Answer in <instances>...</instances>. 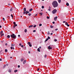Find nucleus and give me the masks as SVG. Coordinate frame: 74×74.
<instances>
[{"mask_svg": "<svg viewBox=\"0 0 74 74\" xmlns=\"http://www.w3.org/2000/svg\"><path fill=\"white\" fill-rule=\"evenodd\" d=\"M52 4L54 8H56V7H57L58 6V2L57 1H55L53 2Z\"/></svg>", "mask_w": 74, "mask_h": 74, "instance_id": "nucleus-1", "label": "nucleus"}, {"mask_svg": "<svg viewBox=\"0 0 74 74\" xmlns=\"http://www.w3.org/2000/svg\"><path fill=\"white\" fill-rule=\"evenodd\" d=\"M10 37H11L12 38H14V39H15L16 37V35H15V34H13L12 35H11Z\"/></svg>", "mask_w": 74, "mask_h": 74, "instance_id": "nucleus-2", "label": "nucleus"}, {"mask_svg": "<svg viewBox=\"0 0 74 74\" xmlns=\"http://www.w3.org/2000/svg\"><path fill=\"white\" fill-rule=\"evenodd\" d=\"M57 12V10L56 9H55L53 11H52V12L53 14H55Z\"/></svg>", "mask_w": 74, "mask_h": 74, "instance_id": "nucleus-3", "label": "nucleus"}, {"mask_svg": "<svg viewBox=\"0 0 74 74\" xmlns=\"http://www.w3.org/2000/svg\"><path fill=\"white\" fill-rule=\"evenodd\" d=\"M0 34L1 36V37H2V36H3L4 35V33H3V31H1L0 32Z\"/></svg>", "mask_w": 74, "mask_h": 74, "instance_id": "nucleus-4", "label": "nucleus"}, {"mask_svg": "<svg viewBox=\"0 0 74 74\" xmlns=\"http://www.w3.org/2000/svg\"><path fill=\"white\" fill-rule=\"evenodd\" d=\"M23 14H25V12H26V9L25 8L23 9Z\"/></svg>", "mask_w": 74, "mask_h": 74, "instance_id": "nucleus-5", "label": "nucleus"}, {"mask_svg": "<svg viewBox=\"0 0 74 74\" xmlns=\"http://www.w3.org/2000/svg\"><path fill=\"white\" fill-rule=\"evenodd\" d=\"M57 18H58V16H56L54 18V21H56L57 19Z\"/></svg>", "mask_w": 74, "mask_h": 74, "instance_id": "nucleus-6", "label": "nucleus"}, {"mask_svg": "<svg viewBox=\"0 0 74 74\" xmlns=\"http://www.w3.org/2000/svg\"><path fill=\"white\" fill-rule=\"evenodd\" d=\"M48 48L49 49H51L52 47H51V46H49L48 47Z\"/></svg>", "mask_w": 74, "mask_h": 74, "instance_id": "nucleus-7", "label": "nucleus"}, {"mask_svg": "<svg viewBox=\"0 0 74 74\" xmlns=\"http://www.w3.org/2000/svg\"><path fill=\"white\" fill-rule=\"evenodd\" d=\"M26 60H25L23 62V64H25L26 63Z\"/></svg>", "mask_w": 74, "mask_h": 74, "instance_id": "nucleus-8", "label": "nucleus"}, {"mask_svg": "<svg viewBox=\"0 0 74 74\" xmlns=\"http://www.w3.org/2000/svg\"><path fill=\"white\" fill-rule=\"evenodd\" d=\"M33 25H31L29 26L28 27H29V28H30V27H33Z\"/></svg>", "mask_w": 74, "mask_h": 74, "instance_id": "nucleus-9", "label": "nucleus"}, {"mask_svg": "<svg viewBox=\"0 0 74 74\" xmlns=\"http://www.w3.org/2000/svg\"><path fill=\"white\" fill-rule=\"evenodd\" d=\"M58 1L59 3H61V0H58Z\"/></svg>", "mask_w": 74, "mask_h": 74, "instance_id": "nucleus-10", "label": "nucleus"}, {"mask_svg": "<svg viewBox=\"0 0 74 74\" xmlns=\"http://www.w3.org/2000/svg\"><path fill=\"white\" fill-rule=\"evenodd\" d=\"M37 51H38V52H40V48H38V49H37Z\"/></svg>", "mask_w": 74, "mask_h": 74, "instance_id": "nucleus-11", "label": "nucleus"}, {"mask_svg": "<svg viewBox=\"0 0 74 74\" xmlns=\"http://www.w3.org/2000/svg\"><path fill=\"white\" fill-rule=\"evenodd\" d=\"M32 10H33V9L32 8L30 9L29 10V11H30V12H31V11H32Z\"/></svg>", "mask_w": 74, "mask_h": 74, "instance_id": "nucleus-12", "label": "nucleus"}, {"mask_svg": "<svg viewBox=\"0 0 74 74\" xmlns=\"http://www.w3.org/2000/svg\"><path fill=\"white\" fill-rule=\"evenodd\" d=\"M66 5L67 6H69V3H67L66 4Z\"/></svg>", "mask_w": 74, "mask_h": 74, "instance_id": "nucleus-13", "label": "nucleus"}, {"mask_svg": "<svg viewBox=\"0 0 74 74\" xmlns=\"http://www.w3.org/2000/svg\"><path fill=\"white\" fill-rule=\"evenodd\" d=\"M48 40V38H47L46 39V40L45 41V42H46V41H47Z\"/></svg>", "mask_w": 74, "mask_h": 74, "instance_id": "nucleus-14", "label": "nucleus"}, {"mask_svg": "<svg viewBox=\"0 0 74 74\" xmlns=\"http://www.w3.org/2000/svg\"><path fill=\"white\" fill-rule=\"evenodd\" d=\"M8 72H9V73H11V70L9 69L8 70Z\"/></svg>", "mask_w": 74, "mask_h": 74, "instance_id": "nucleus-15", "label": "nucleus"}, {"mask_svg": "<svg viewBox=\"0 0 74 74\" xmlns=\"http://www.w3.org/2000/svg\"><path fill=\"white\" fill-rule=\"evenodd\" d=\"M24 32H25V33H26V32H27V29H25V30Z\"/></svg>", "mask_w": 74, "mask_h": 74, "instance_id": "nucleus-16", "label": "nucleus"}, {"mask_svg": "<svg viewBox=\"0 0 74 74\" xmlns=\"http://www.w3.org/2000/svg\"><path fill=\"white\" fill-rule=\"evenodd\" d=\"M18 71V70H15L14 71V73H16V72H17Z\"/></svg>", "mask_w": 74, "mask_h": 74, "instance_id": "nucleus-17", "label": "nucleus"}, {"mask_svg": "<svg viewBox=\"0 0 74 74\" xmlns=\"http://www.w3.org/2000/svg\"><path fill=\"white\" fill-rule=\"evenodd\" d=\"M12 10H13V9H12V8L10 9V11H12Z\"/></svg>", "mask_w": 74, "mask_h": 74, "instance_id": "nucleus-18", "label": "nucleus"}, {"mask_svg": "<svg viewBox=\"0 0 74 74\" xmlns=\"http://www.w3.org/2000/svg\"><path fill=\"white\" fill-rule=\"evenodd\" d=\"M68 23H67V22H65V25H68Z\"/></svg>", "mask_w": 74, "mask_h": 74, "instance_id": "nucleus-19", "label": "nucleus"}, {"mask_svg": "<svg viewBox=\"0 0 74 74\" xmlns=\"http://www.w3.org/2000/svg\"><path fill=\"white\" fill-rule=\"evenodd\" d=\"M7 51H8L7 49H5V52H7Z\"/></svg>", "mask_w": 74, "mask_h": 74, "instance_id": "nucleus-20", "label": "nucleus"}, {"mask_svg": "<svg viewBox=\"0 0 74 74\" xmlns=\"http://www.w3.org/2000/svg\"><path fill=\"white\" fill-rule=\"evenodd\" d=\"M7 37L8 38H10V36L9 35H8L7 36Z\"/></svg>", "mask_w": 74, "mask_h": 74, "instance_id": "nucleus-21", "label": "nucleus"}, {"mask_svg": "<svg viewBox=\"0 0 74 74\" xmlns=\"http://www.w3.org/2000/svg\"><path fill=\"white\" fill-rule=\"evenodd\" d=\"M23 60H24L23 59H21V62H22V61H23Z\"/></svg>", "mask_w": 74, "mask_h": 74, "instance_id": "nucleus-22", "label": "nucleus"}, {"mask_svg": "<svg viewBox=\"0 0 74 74\" xmlns=\"http://www.w3.org/2000/svg\"><path fill=\"white\" fill-rule=\"evenodd\" d=\"M11 46H12V47H14V46H15V45H13V44H12L11 45Z\"/></svg>", "mask_w": 74, "mask_h": 74, "instance_id": "nucleus-23", "label": "nucleus"}, {"mask_svg": "<svg viewBox=\"0 0 74 74\" xmlns=\"http://www.w3.org/2000/svg\"><path fill=\"white\" fill-rule=\"evenodd\" d=\"M54 41L56 42L57 41H58V40H57V39H55Z\"/></svg>", "mask_w": 74, "mask_h": 74, "instance_id": "nucleus-24", "label": "nucleus"}, {"mask_svg": "<svg viewBox=\"0 0 74 74\" xmlns=\"http://www.w3.org/2000/svg\"><path fill=\"white\" fill-rule=\"evenodd\" d=\"M47 34L49 35V34H50V33H49V32H48L47 33Z\"/></svg>", "mask_w": 74, "mask_h": 74, "instance_id": "nucleus-25", "label": "nucleus"}, {"mask_svg": "<svg viewBox=\"0 0 74 74\" xmlns=\"http://www.w3.org/2000/svg\"><path fill=\"white\" fill-rule=\"evenodd\" d=\"M39 26H42V24H40L39 25Z\"/></svg>", "mask_w": 74, "mask_h": 74, "instance_id": "nucleus-26", "label": "nucleus"}, {"mask_svg": "<svg viewBox=\"0 0 74 74\" xmlns=\"http://www.w3.org/2000/svg\"><path fill=\"white\" fill-rule=\"evenodd\" d=\"M26 12H27L28 14V13H29V12H30L28 11H26Z\"/></svg>", "mask_w": 74, "mask_h": 74, "instance_id": "nucleus-27", "label": "nucleus"}, {"mask_svg": "<svg viewBox=\"0 0 74 74\" xmlns=\"http://www.w3.org/2000/svg\"><path fill=\"white\" fill-rule=\"evenodd\" d=\"M27 44H28V45H29L30 44V43L29 42H28Z\"/></svg>", "mask_w": 74, "mask_h": 74, "instance_id": "nucleus-28", "label": "nucleus"}, {"mask_svg": "<svg viewBox=\"0 0 74 74\" xmlns=\"http://www.w3.org/2000/svg\"><path fill=\"white\" fill-rule=\"evenodd\" d=\"M25 15H27V14L28 13H27V12H25Z\"/></svg>", "mask_w": 74, "mask_h": 74, "instance_id": "nucleus-29", "label": "nucleus"}, {"mask_svg": "<svg viewBox=\"0 0 74 74\" xmlns=\"http://www.w3.org/2000/svg\"><path fill=\"white\" fill-rule=\"evenodd\" d=\"M42 8L43 9V8H44V6H42Z\"/></svg>", "mask_w": 74, "mask_h": 74, "instance_id": "nucleus-30", "label": "nucleus"}, {"mask_svg": "<svg viewBox=\"0 0 74 74\" xmlns=\"http://www.w3.org/2000/svg\"><path fill=\"white\" fill-rule=\"evenodd\" d=\"M28 15L29 16H30L31 15V14L30 13L28 14Z\"/></svg>", "mask_w": 74, "mask_h": 74, "instance_id": "nucleus-31", "label": "nucleus"}, {"mask_svg": "<svg viewBox=\"0 0 74 74\" xmlns=\"http://www.w3.org/2000/svg\"><path fill=\"white\" fill-rule=\"evenodd\" d=\"M47 19H49V16H47Z\"/></svg>", "mask_w": 74, "mask_h": 74, "instance_id": "nucleus-32", "label": "nucleus"}, {"mask_svg": "<svg viewBox=\"0 0 74 74\" xmlns=\"http://www.w3.org/2000/svg\"><path fill=\"white\" fill-rule=\"evenodd\" d=\"M50 27L51 28H53V26H52V25H51L50 26Z\"/></svg>", "mask_w": 74, "mask_h": 74, "instance_id": "nucleus-33", "label": "nucleus"}, {"mask_svg": "<svg viewBox=\"0 0 74 74\" xmlns=\"http://www.w3.org/2000/svg\"><path fill=\"white\" fill-rule=\"evenodd\" d=\"M13 24H14V25H15V24H16V23H15V22H14Z\"/></svg>", "mask_w": 74, "mask_h": 74, "instance_id": "nucleus-34", "label": "nucleus"}, {"mask_svg": "<svg viewBox=\"0 0 74 74\" xmlns=\"http://www.w3.org/2000/svg\"><path fill=\"white\" fill-rule=\"evenodd\" d=\"M29 46L30 47H32V45L30 44H29Z\"/></svg>", "mask_w": 74, "mask_h": 74, "instance_id": "nucleus-35", "label": "nucleus"}, {"mask_svg": "<svg viewBox=\"0 0 74 74\" xmlns=\"http://www.w3.org/2000/svg\"><path fill=\"white\" fill-rule=\"evenodd\" d=\"M3 21H5V19L4 18H3Z\"/></svg>", "mask_w": 74, "mask_h": 74, "instance_id": "nucleus-36", "label": "nucleus"}, {"mask_svg": "<svg viewBox=\"0 0 74 74\" xmlns=\"http://www.w3.org/2000/svg\"><path fill=\"white\" fill-rule=\"evenodd\" d=\"M47 38H48V39H50V37H49V36H48Z\"/></svg>", "mask_w": 74, "mask_h": 74, "instance_id": "nucleus-37", "label": "nucleus"}, {"mask_svg": "<svg viewBox=\"0 0 74 74\" xmlns=\"http://www.w3.org/2000/svg\"><path fill=\"white\" fill-rule=\"evenodd\" d=\"M66 26H68V27H69V26H70V25H69L68 24Z\"/></svg>", "mask_w": 74, "mask_h": 74, "instance_id": "nucleus-38", "label": "nucleus"}, {"mask_svg": "<svg viewBox=\"0 0 74 74\" xmlns=\"http://www.w3.org/2000/svg\"><path fill=\"white\" fill-rule=\"evenodd\" d=\"M47 57V55H45V58H46Z\"/></svg>", "mask_w": 74, "mask_h": 74, "instance_id": "nucleus-39", "label": "nucleus"}, {"mask_svg": "<svg viewBox=\"0 0 74 74\" xmlns=\"http://www.w3.org/2000/svg\"><path fill=\"white\" fill-rule=\"evenodd\" d=\"M11 49H13V47H11Z\"/></svg>", "mask_w": 74, "mask_h": 74, "instance_id": "nucleus-40", "label": "nucleus"}, {"mask_svg": "<svg viewBox=\"0 0 74 74\" xmlns=\"http://www.w3.org/2000/svg\"><path fill=\"white\" fill-rule=\"evenodd\" d=\"M58 30V28H57V29H55V30L56 31Z\"/></svg>", "mask_w": 74, "mask_h": 74, "instance_id": "nucleus-41", "label": "nucleus"}, {"mask_svg": "<svg viewBox=\"0 0 74 74\" xmlns=\"http://www.w3.org/2000/svg\"><path fill=\"white\" fill-rule=\"evenodd\" d=\"M48 10H49V11H51V9H50V8Z\"/></svg>", "mask_w": 74, "mask_h": 74, "instance_id": "nucleus-42", "label": "nucleus"}, {"mask_svg": "<svg viewBox=\"0 0 74 74\" xmlns=\"http://www.w3.org/2000/svg\"><path fill=\"white\" fill-rule=\"evenodd\" d=\"M39 14H40L41 15H42V13H39Z\"/></svg>", "mask_w": 74, "mask_h": 74, "instance_id": "nucleus-43", "label": "nucleus"}, {"mask_svg": "<svg viewBox=\"0 0 74 74\" xmlns=\"http://www.w3.org/2000/svg\"><path fill=\"white\" fill-rule=\"evenodd\" d=\"M11 16H12V18H13V15L12 14H11Z\"/></svg>", "mask_w": 74, "mask_h": 74, "instance_id": "nucleus-44", "label": "nucleus"}, {"mask_svg": "<svg viewBox=\"0 0 74 74\" xmlns=\"http://www.w3.org/2000/svg\"><path fill=\"white\" fill-rule=\"evenodd\" d=\"M36 32V30H33V32Z\"/></svg>", "mask_w": 74, "mask_h": 74, "instance_id": "nucleus-45", "label": "nucleus"}, {"mask_svg": "<svg viewBox=\"0 0 74 74\" xmlns=\"http://www.w3.org/2000/svg\"><path fill=\"white\" fill-rule=\"evenodd\" d=\"M19 45L20 46H21V45H22V44H21V43H20Z\"/></svg>", "mask_w": 74, "mask_h": 74, "instance_id": "nucleus-46", "label": "nucleus"}, {"mask_svg": "<svg viewBox=\"0 0 74 74\" xmlns=\"http://www.w3.org/2000/svg\"><path fill=\"white\" fill-rule=\"evenodd\" d=\"M15 25H14L13 26V27H14V28H15Z\"/></svg>", "mask_w": 74, "mask_h": 74, "instance_id": "nucleus-47", "label": "nucleus"}, {"mask_svg": "<svg viewBox=\"0 0 74 74\" xmlns=\"http://www.w3.org/2000/svg\"><path fill=\"white\" fill-rule=\"evenodd\" d=\"M14 25L16 27V26H17V24H15Z\"/></svg>", "mask_w": 74, "mask_h": 74, "instance_id": "nucleus-48", "label": "nucleus"}, {"mask_svg": "<svg viewBox=\"0 0 74 74\" xmlns=\"http://www.w3.org/2000/svg\"><path fill=\"white\" fill-rule=\"evenodd\" d=\"M18 68H19V67H20V65H18Z\"/></svg>", "mask_w": 74, "mask_h": 74, "instance_id": "nucleus-49", "label": "nucleus"}, {"mask_svg": "<svg viewBox=\"0 0 74 74\" xmlns=\"http://www.w3.org/2000/svg\"><path fill=\"white\" fill-rule=\"evenodd\" d=\"M36 27V25H35L34 26V27Z\"/></svg>", "mask_w": 74, "mask_h": 74, "instance_id": "nucleus-50", "label": "nucleus"}, {"mask_svg": "<svg viewBox=\"0 0 74 74\" xmlns=\"http://www.w3.org/2000/svg\"><path fill=\"white\" fill-rule=\"evenodd\" d=\"M23 45H22L21 46V48H23Z\"/></svg>", "mask_w": 74, "mask_h": 74, "instance_id": "nucleus-51", "label": "nucleus"}, {"mask_svg": "<svg viewBox=\"0 0 74 74\" xmlns=\"http://www.w3.org/2000/svg\"><path fill=\"white\" fill-rule=\"evenodd\" d=\"M53 24H55V22L53 21Z\"/></svg>", "mask_w": 74, "mask_h": 74, "instance_id": "nucleus-52", "label": "nucleus"}, {"mask_svg": "<svg viewBox=\"0 0 74 74\" xmlns=\"http://www.w3.org/2000/svg\"><path fill=\"white\" fill-rule=\"evenodd\" d=\"M2 60V59H0V61H1Z\"/></svg>", "mask_w": 74, "mask_h": 74, "instance_id": "nucleus-53", "label": "nucleus"}, {"mask_svg": "<svg viewBox=\"0 0 74 74\" xmlns=\"http://www.w3.org/2000/svg\"><path fill=\"white\" fill-rule=\"evenodd\" d=\"M30 53V51H29L28 52V53Z\"/></svg>", "mask_w": 74, "mask_h": 74, "instance_id": "nucleus-54", "label": "nucleus"}, {"mask_svg": "<svg viewBox=\"0 0 74 74\" xmlns=\"http://www.w3.org/2000/svg\"><path fill=\"white\" fill-rule=\"evenodd\" d=\"M39 70V68H38L37 71H38Z\"/></svg>", "mask_w": 74, "mask_h": 74, "instance_id": "nucleus-55", "label": "nucleus"}, {"mask_svg": "<svg viewBox=\"0 0 74 74\" xmlns=\"http://www.w3.org/2000/svg\"><path fill=\"white\" fill-rule=\"evenodd\" d=\"M6 65H7V66H8V64H7Z\"/></svg>", "mask_w": 74, "mask_h": 74, "instance_id": "nucleus-56", "label": "nucleus"}, {"mask_svg": "<svg viewBox=\"0 0 74 74\" xmlns=\"http://www.w3.org/2000/svg\"><path fill=\"white\" fill-rule=\"evenodd\" d=\"M5 45H7V43H5Z\"/></svg>", "mask_w": 74, "mask_h": 74, "instance_id": "nucleus-57", "label": "nucleus"}, {"mask_svg": "<svg viewBox=\"0 0 74 74\" xmlns=\"http://www.w3.org/2000/svg\"><path fill=\"white\" fill-rule=\"evenodd\" d=\"M18 37H20V35H18Z\"/></svg>", "mask_w": 74, "mask_h": 74, "instance_id": "nucleus-58", "label": "nucleus"}, {"mask_svg": "<svg viewBox=\"0 0 74 74\" xmlns=\"http://www.w3.org/2000/svg\"><path fill=\"white\" fill-rule=\"evenodd\" d=\"M52 34H53L52 33H51V35H52Z\"/></svg>", "mask_w": 74, "mask_h": 74, "instance_id": "nucleus-59", "label": "nucleus"}, {"mask_svg": "<svg viewBox=\"0 0 74 74\" xmlns=\"http://www.w3.org/2000/svg\"><path fill=\"white\" fill-rule=\"evenodd\" d=\"M72 20H73L74 21V18H72Z\"/></svg>", "mask_w": 74, "mask_h": 74, "instance_id": "nucleus-60", "label": "nucleus"}, {"mask_svg": "<svg viewBox=\"0 0 74 74\" xmlns=\"http://www.w3.org/2000/svg\"><path fill=\"white\" fill-rule=\"evenodd\" d=\"M39 48H41V47H39Z\"/></svg>", "mask_w": 74, "mask_h": 74, "instance_id": "nucleus-61", "label": "nucleus"}, {"mask_svg": "<svg viewBox=\"0 0 74 74\" xmlns=\"http://www.w3.org/2000/svg\"><path fill=\"white\" fill-rule=\"evenodd\" d=\"M8 5H9H9H10V4H8Z\"/></svg>", "mask_w": 74, "mask_h": 74, "instance_id": "nucleus-62", "label": "nucleus"}, {"mask_svg": "<svg viewBox=\"0 0 74 74\" xmlns=\"http://www.w3.org/2000/svg\"><path fill=\"white\" fill-rule=\"evenodd\" d=\"M1 26L0 25V28H1Z\"/></svg>", "mask_w": 74, "mask_h": 74, "instance_id": "nucleus-63", "label": "nucleus"}, {"mask_svg": "<svg viewBox=\"0 0 74 74\" xmlns=\"http://www.w3.org/2000/svg\"><path fill=\"white\" fill-rule=\"evenodd\" d=\"M63 23H65V21H63Z\"/></svg>", "mask_w": 74, "mask_h": 74, "instance_id": "nucleus-64", "label": "nucleus"}]
</instances>
